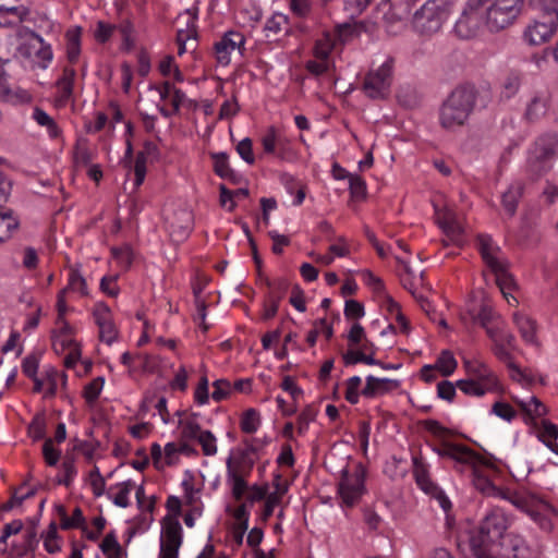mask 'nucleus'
I'll return each mask as SVG.
<instances>
[{
	"label": "nucleus",
	"instance_id": "nucleus-37",
	"mask_svg": "<svg viewBox=\"0 0 558 558\" xmlns=\"http://www.w3.org/2000/svg\"><path fill=\"white\" fill-rule=\"evenodd\" d=\"M260 424L259 413L255 409L246 410L241 418V429L244 433L253 434Z\"/></svg>",
	"mask_w": 558,
	"mask_h": 558
},
{
	"label": "nucleus",
	"instance_id": "nucleus-8",
	"mask_svg": "<svg viewBox=\"0 0 558 558\" xmlns=\"http://www.w3.org/2000/svg\"><path fill=\"white\" fill-rule=\"evenodd\" d=\"M524 0H496L487 10L486 23L493 32L511 25L520 15Z\"/></svg>",
	"mask_w": 558,
	"mask_h": 558
},
{
	"label": "nucleus",
	"instance_id": "nucleus-18",
	"mask_svg": "<svg viewBox=\"0 0 558 558\" xmlns=\"http://www.w3.org/2000/svg\"><path fill=\"white\" fill-rule=\"evenodd\" d=\"M227 482L231 485L232 495L235 500H241L244 496V493L247 489V483L245 482V476L248 474L243 473L240 469L233 468V458L229 457L227 459Z\"/></svg>",
	"mask_w": 558,
	"mask_h": 558
},
{
	"label": "nucleus",
	"instance_id": "nucleus-39",
	"mask_svg": "<svg viewBox=\"0 0 558 558\" xmlns=\"http://www.w3.org/2000/svg\"><path fill=\"white\" fill-rule=\"evenodd\" d=\"M457 387L464 392L468 396H474V397H482L487 391H490L487 388H484V386L481 385V383H477L475 380L471 379H460L457 381Z\"/></svg>",
	"mask_w": 558,
	"mask_h": 558
},
{
	"label": "nucleus",
	"instance_id": "nucleus-54",
	"mask_svg": "<svg viewBox=\"0 0 558 558\" xmlns=\"http://www.w3.org/2000/svg\"><path fill=\"white\" fill-rule=\"evenodd\" d=\"M235 149L236 153L245 162H247L248 165L254 163L255 157L253 154V143L251 138L245 137L242 141H240Z\"/></svg>",
	"mask_w": 558,
	"mask_h": 558
},
{
	"label": "nucleus",
	"instance_id": "nucleus-7",
	"mask_svg": "<svg viewBox=\"0 0 558 558\" xmlns=\"http://www.w3.org/2000/svg\"><path fill=\"white\" fill-rule=\"evenodd\" d=\"M480 253L495 275L496 284L505 294V289L511 283V276L507 272L505 262L498 256L500 248L489 235H480L477 239Z\"/></svg>",
	"mask_w": 558,
	"mask_h": 558
},
{
	"label": "nucleus",
	"instance_id": "nucleus-12",
	"mask_svg": "<svg viewBox=\"0 0 558 558\" xmlns=\"http://www.w3.org/2000/svg\"><path fill=\"white\" fill-rule=\"evenodd\" d=\"M558 28V15H542L524 32V38L530 45H539L548 40Z\"/></svg>",
	"mask_w": 558,
	"mask_h": 558
},
{
	"label": "nucleus",
	"instance_id": "nucleus-49",
	"mask_svg": "<svg viewBox=\"0 0 558 558\" xmlns=\"http://www.w3.org/2000/svg\"><path fill=\"white\" fill-rule=\"evenodd\" d=\"M146 153H137L135 162H134V174H135V187H138L143 184L146 175Z\"/></svg>",
	"mask_w": 558,
	"mask_h": 558
},
{
	"label": "nucleus",
	"instance_id": "nucleus-45",
	"mask_svg": "<svg viewBox=\"0 0 558 558\" xmlns=\"http://www.w3.org/2000/svg\"><path fill=\"white\" fill-rule=\"evenodd\" d=\"M196 440L202 446L205 456H214L217 453L216 437L211 432L203 430Z\"/></svg>",
	"mask_w": 558,
	"mask_h": 558
},
{
	"label": "nucleus",
	"instance_id": "nucleus-11",
	"mask_svg": "<svg viewBox=\"0 0 558 558\" xmlns=\"http://www.w3.org/2000/svg\"><path fill=\"white\" fill-rule=\"evenodd\" d=\"M489 550L493 558H530V547L526 541L515 532L507 533Z\"/></svg>",
	"mask_w": 558,
	"mask_h": 558
},
{
	"label": "nucleus",
	"instance_id": "nucleus-1",
	"mask_svg": "<svg viewBox=\"0 0 558 558\" xmlns=\"http://www.w3.org/2000/svg\"><path fill=\"white\" fill-rule=\"evenodd\" d=\"M439 457L454 462V469L459 472L470 471L474 487L486 496L499 497L502 489L494 485L487 471L493 466L490 462L475 453L469 447L452 442H442L433 449Z\"/></svg>",
	"mask_w": 558,
	"mask_h": 558
},
{
	"label": "nucleus",
	"instance_id": "nucleus-13",
	"mask_svg": "<svg viewBox=\"0 0 558 558\" xmlns=\"http://www.w3.org/2000/svg\"><path fill=\"white\" fill-rule=\"evenodd\" d=\"M478 9L466 2L459 19L453 26V34L460 39H471L476 36L480 28Z\"/></svg>",
	"mask_w": 558,
	"mask_h": 558
},
{
	"label": "nucleus",
	"instance_id": "nucleus-15",
	"mask_svg": "<svg viewBox=\"0 0 558 558\" xmlns=\"http://www.w3.org/2000/svg\"><path fill=\"white\" fill-rule=\"evenodd\" d=\"M525 514L529 515L541 530L551 532L554 524L550 517L557 515L558 511L546 500L537 498Z\"/></svg>",
	"mask_w": 558,
	"mask_h": 558
},
{
	"label": "nucleus",
	"instance_id": "nucleus-57",
	"mask_svg": "<svg viewBox=\"0 0 558 558\" xmlns=\"http://www.w3.org/2000/svg\"><path fill=\"white\" fill-rule=\"evenodd\" d=\"M31 101H32V95L26 89H23L20 87L12 89L10 87L9 95L5 98L4 102H10L12 105H22V104H28Z\"/></svg>",
	"mask_w": 558,
	"mask_h": 558
},
{
	"label": "nucleus",
	"instance_id": "nucleus-28",
	"mask_svg": "<svg viewBox=\"0 0 558 558\" xmlns=\"http://www.w3.org/2000/svg\"><path fill=\"white\" fill-rule=\"evenodd\" d=\"M210 157L214 160V170L216 174L222 179L235 181V173L229 166L228 155L226 153H213L210 154Z\"/></svg>",
	"mask_w": 558,
	"mask_h": 558
},
{
	"label": "nucleus",
	"instance_id": "nucleus-6",
	"mask_svg": "<svg viewBox=\"0 0 558 558\" xmlns=\"http://www.w3.org/2000/svg\"><path fill=\"white\" fill-rule=\"evenodd\" d=\"M395 60L388 57L383 64L371 69L364 77L363 90L372 99H385L390 94Z\"/></svg>",
	"mask_w": 558,
	"mask_h": 558
},
{
	"label": "nucleus",
	"instance_id": "nucleus-10",
	"mask_svg": "<svg viewBox=\"0 0 558 558\" xmlns=\"http://www.w3.org/2000/svg\"><path fill=\"white\" fill-rule=\"evenodd\" d=\"M182 545V526L178 519L166 515L162 521L159 558H179Z\"/></svg>",
	"mask_w": 558,
	"mask_h": 558
},
{
	"label": "nucleus",
	"instance_id": "nucleus-33",
	"mask_svg": "<svg viewBox=\"0 0 558 558\" xmlns=\"http://www.w3.org/2000/svg\"><path fill=\"white\" fill-rule=\"evenodd\" d=\"M266 283L269 289V292H268L269 301L279 303L283 299V296L289 288V281L284 278H278L274 281L266 279Z\"/></svg>",
	"mask_w": 558,
	"mask_h": 558
},
{
	"label": "nucleus",
	"instance_id": "nucleus-29",
	"mask_svg": "<svg viewBox=\"0 0 558 558\" xmlns=\"http://www.w3.org/2000/svg\"><path fill=\"white\" fill-rule=\"evenodd\" d=\"M398 101L405 108H414L421 101V95L416 88L410 85H403L397 94Z\"/></svg>",
	"mask_w": 558,
	"mask_h": 558
},
{
	"label": "nucleus",
	"instance_id": "nucleus-31",
	"mask_svg": "<svg viewBox=\"0 0 558 558\" xmlns=\"http://www.w3.org/2000/svg\"><path fill=\"white\" fill-rule=\"evenodd\" d=\"M32 118L37 122V124L47 129L50 137L54 138L59 135V128L54 120L41 108L36 107L33 111Z\"/></svg>",
	"mask_w": 558,
	"mask_h": 558
},
{
	"label": "nucleus",
	"instance_id": "nucleus-19",
	"mask_svg": "<svg viewBox=\"0 0 558 558\" xmlns=\"http://www.w3.org/2000/svg\"><path fill=\"white\" fill-rule=\"evenodd\" d=\"M469 379L481 383L484 388L493 390L497 385L494 373L483 363L465 362Z\"/></svg>",
	"mask_w": 558,
	"mask_h": 558
},
{
	"label": "nucleus",
	"instance_id": "nucleus-59",
	"mask_svg": "<svg viewBox=\"0 0 558 558\" xmlns=\"http://www.w3.org/2000/svg\"><path fill=\"white\" fill-rule=\"evenodd\" d=\"M361 384L362 379L360 376H353L347 380L345 399L351 404H356L359 402V388Z\"/></svg>",
	"mask_w": 558,
	"mask_h": 558
},
{
	"label": "nucleus",
	"instance_id": "nucleus-58",
	"mask_svg": "<svg viewBox=\"0 0 558 558\" xmlns=\"http://www.w3.org/2000/svg\"><path fill=\"white\" fill-rule=\"evenodd\" d=\"M89 484L95 496L99 497L104 494L106 482L100 474L98 466H94V469L89 472Z\"/></svg>",
	"mask_w": 558,
	"mask_h": 558
},
{
	"label": "nucleus",
	"instance_id": "nucleus-32",
	"mask_svg": "<svg viewBox=\"0 0 558 558\" xmlns=\"http://www.w3.org/2000/svg\"><path fill=\"white\" fill-rule=\"evenodd\" d=\"M75 75L76 72L74 69L64 68L62 76L57 81V86L63 99H68L72 96Z\"/></svg>",
	"mask_w": 558,
	"mask_h": 558
},
{
	"label": "nucleus",
	"instance_id": "nucleus-22",
	"mask_svg": "<svg viewBox=\"0 0 558 558\" xmlns=\"http://www.w3.org/2000/svg\"><path fill=\"white\" fill-rule=\"evenodd\" d=\"M523 186L521 183L511 184L506 192L502 193L501 203L505 211L510 216H514L518 202L522 196Z\"/></svg>",
	"mask_w": 558,
	"mask_h": 558
},
{
	"label": "nucleus",
	"instance_id": "nucleus-3",
	"mask_svg": "<svg viewBox=\"0 0 558 558\" xmlns=\"http://www.w3.org/2000/svg\"><path fill=\"white\" fill-rule=\"evenodd\" d=\"M477 94L474 85L457 86L441 105L440 125L447 130L464 125L475 109Z\"/></svg>",
	"mask_w": 558,
	"mask_h": 558
},
{
	"label": "nucleus",
	"instance_id": "nucleus-24",
	"mask_svg": "<svg viewBox=\"0 0 558 558\" xmlns=\"http://www.w3.org/2000/svg\"><path fill=\"white\" fill-rule=\"evenodd\" d=\"M514 400L530 418L542 417L547 413L545 404L535 396L527 399L515 398Z\"/></svg>",
	"mask_w": 558,
	"mask_h": 558
},
{
	"label": "nucleus",
	"instance_id": "nucleus-14",
	"mask_svg": "<svg viewBox=\"0 0 558 558\" xmlns=\"http://www.w3.org/2000/svg\"><path fill=\"white\" fill-rule=\"evenodd\" d=\"M244 44L245 38L241 33L234 31L227 32L220 40L215 44L217 61L221 65H228L231 61V53L236 49L241 51Z\"/></svg>",
	"mask_w": 558,
	"mask_h": 558
},
{
	"label": "nucleus",
	"instance_id": "nucleus-16",
	"mask_svg": "<svg viewBox=\"0 0 558 558\" xmlns=\"http://www.w3.org/2000/svg\"><path fill=\"white\" fill-rule=\"evenodd\" d=\"M193 225V216L192 213L186 209H181L174 214V217L168 221V230L171 239L174 242L184 241L191 230Z\"/></svg>",
	"mask_w": 558,
	"mask_h": 558
},
{
	"label": "nucleus",
	"instance_id": "nucleus-25",
	"mask_svg": "<svg viewBox=\"0 0 558 558\" xmlns=\"http://www.w3.org/2000/svg\"><path fill=\"white\" fill-rule=\"evenodd\" d=\"M513 322L517 325L521 337L530 343L535 341L536 323L531 317L520 313L513 315Z\"/></svg>",
	"mask_w": 558,
	"mask_h": 558
},
{
	"label": "nucleus",
	"instance_id": "nucleus-60",
	"mask_svg": "<svg viewBox=\"0 0 558 558\" xmlns=\"http://www.w3.org/2000/svg\"><path fill=\"white\" fill-rule=\"evenodd\" d=\"M371 2L372 0H344V10L353 19L361 15Z\"/></svg>",
	"mask_w": 558,
	"mask_h": 558
},
{
	"label": "nucleus",
	"instance_id": "nucleus-38",
	"mask_svg": "<svg viewBox=\"0 0 558 558\" xmlns=\"http://www.w3.org/2000/svg\"><path fill=\"white\" fill-rule=\"evenodd\" d=\"M52 340V349L57 354H62L65 350H70L72 348L78 347L80 343L76 342L73 337L70 336H61L58 332L52 331L51 333Z\"/></svg>",
	"mask_w": 558,
	"mask_h": 558
},
{
	"label": "nucleus",
	"instance_id": "nucleus-40",
	"mask_svg": "<svg viewBox=\"0 0 558 558\" xmlns=\"http://www.w3.org/2000/svg\"><path fill=\"white\" fill-rule=\"evenodd\" d=\"M66 53L68 59L70 62L74 63L76 62L78 56H80V32L77 29L75 31H68L66 33Z\"/></svg>",
	"mask_w": 558,
	"mask_h": 558
},
{
	"label": "nucleus",
	"instance_id": "nucleus-30",
	"mask_svg": "<svg viewBox=\"0 0 558 558\" xmlns=\"http://www.w3.org/2000/svg\"><path fill=\"white\" fill-rule=\"evenodd\" d=\"M500 498L508 500L511 502L515 508L521 510L522 512L526 513L527 510L531 508V506L536 501L538 497L531 496V497H524L517 493L512 492H501V495H499Z\"/></svg>",
	"mask_w": 558,
	"mask_h": 558
},
{
	"label": "nucleus",
	"instance_id": "nucleus-42",
	"mask_svg": "<svg viewBox=\"0 0 558 558\" xmlns=\"http://www.w3.org/2000/svg\"><path fill=\"white\" fill-rule=\"evenodd\" d=\"M32 37L39 44V48L36 51L37 58L40 60V68L46 69L49 62L52 60V50L49 45H46L43 37L35 32H32Z\"/></svg>",
	"mask_w": 558,
	"mask_h": 558
},
{
	"label": "nucleus",
	"instance_id": "nucleus-9",
	"mask_svg": "<svg viewBox=\"0 0 558 558\" xmlns=\"http://www.w3.org/2000/svg\"><path fill=\"white\" fill-rule=\"evenodd\" d=\"M365 470L359 464L353 472L344 469L341 472V478L338 483V493L342 502L348 506H354L364 493Z\"/></svg>",
	"mask_w": 558,
	"mask_h": 558
},
{
	"label": "nucleus",
	"instance_id": "nucleus-34",
	"mask_svg": "<svg viewBox=\"0 0 558 558\" xmlns=\"http://www.w3.org/2000/svg\"><path fill=\"white\" fill-rule=\"evenodd\" d=\"M179 427L182 440H196L203 432L195 418L180 420Z\"/></svg>",
	"mask_w": 558,
	"mask_h": 558
},
{
	"label": "nucleus",
	"instance_id": "nucleus-20",
	"mask_svg": "<svg viewBox=\"0 0 558 558\" xmlns=\"http://www.w3.org/2000/svg\"><path fill=\"white\" fill-rule=\"evenodd\" d=\"M413 475L417 486L426 494L437 493V485L430 480L428 466L421 457H413Z\"/></svg>",
	"mask_w": 558,
	"mask_h": 558
},
{
	"label": "nucleus",
	"instance_id": "nucleus-51",
	"mask_svg": "<svg viewBox=\"0 0 558 558\" xmlns=\"http://www.w3.org/2000/svg\"><path fill=\"white\" fill-rule=\"evenodd\" d=\"M530 3L544 15H558V0H530Z\"/></svg>",
	"mask_w": 558,
	"mask_h": 558
},
{
	"label": "nucleus",
	"instance_id": "nucleus-2",
	"mask_svg": "<svg viewBox=\"0 0 558 558\" xmlns=\"http://www.w3.org/2000/svg\"><path fill=\"white\" fill-rule=\"evenodd\" d=\"M509 525V518L502 509H490L478 527L470 533L469 543L472 554L476 558H493L489 549L507 534Z\"/></svg>",
	"mask_w": 558,
	"mask_h": 558
},
{
	"label": "nucleus",
	"instance_id": "nucleus-21",
	"mask_svg": "<svg viewBox=\"0 0 558 558\" xmlns=\"http://www.w3.org/2000/svg\"><path fill=\"white\" fill-rule=\"evenodd\" d=\"M549 93L546 90L537 92L527 104L525 117L530 121H535L544 117L549 105Z\"/></svg>",
	"mask_w": 558,
	"mask_h": 558
},
{
	"label": "nucleus",
	"instance_id": "nucleus-50",
	"mask_svg": "<svg viewBox=\"0 0 558 558\" xmlns=\"http://www.w3.org/2000/svg\"><path fill=\"white\" fill-rule=\"evenodd\" d=\"M92 150L84 144H77L74 150V163L76 167H86L93 160Z\"/></svg>",
	"mask_w": 558,
	"mask_h": 558
},
{
	"label": "nucleus",
	"instance_id": "nucleus-62",
	"mask_svg": "<svg viewBox=\"0 0 558 558\" xmlns=\"http://www.w3.org/2000/svg\"><path fill=\"white\" fill-rule=\"evenodd\" d=\"M495 314L489 305L482 304L477 314H472L474 323H478L483 328H487L493 320Z\"/></svg>",
	"mask_w": 558,
	"mask_h": 558
},
{
	"label": "nucleus",
	"instance_id": "nucleus-56",
	"mask_svg": "<svg viewBox=\"0 0 558 558\" xmlns=\"http://www.w3.org/2000/svg\"><path fill=\"white\" fill-rule=\"evenodd\" d=\"M29 433L34 440L44 439L46 436V421L44 414H37L29 425Z\"/></svg>",
	"mask_w": 558,
	"mask_h": 558
},
{
	"label": "nucleus",
	"instance_id": "nucleus-27",
	"mask_svg": "<svg viewBox=\"0 0 558 558\" xmlns=\"http://www.w3.org/2000/svg\"><path fill=\"white\" fill-rule=\"evenodd\" d=\"M39 524L38 519L27 520V525L24 534V542L20 555H24L27 551H34L38 546L39 539L37 538V527Z\"/></svg>",
	"mask_w": 558,
	"mask_h": 558
},
{
	"label": "nucleus",
	"instance_id": "nucleus-61",
	"mask_svg": "<svg viewBox=\"0 0 558 558\" xmlns=\"http://www.w3.org/2000/svg\"><path fill=\"white\" fill-rule=\"evenodd\" d=\"M60 450L53 448L52 439L47 438L43 446V454L48 465L53 466L60 459Z\"/></svg>",
	"mask_w": 558,
	"mask_h": 558
},
{
	"label": "nucleus",
	"instance_id": "nucleus-23",
	"mask_svg": "<svg viewBox=\"0 0 558 558\" xmlns=\"http://www.w3.org/2000/svg\"><path fill=\"white\" fill-rule=\"evenodd\" d=\"M522 74L518 71L509 72L501 83L500 98L509 100L515 96L521 87Z\"/></svg>",
	"mask_w": 558,
	"mask_h": 558
},
{
	"label": "nucleus",
	"instance_id": "nucleus-17",
	"mask_svg": "<svg viewBox=\"0 0 558 558\" xmlns=\"http://www.w3.org/2000/svg\"><path fill=\"white\" fill-rule=\"evenodd\" d=\"M400 383L396 379L377 378L369 375L366 377V384L362 389L361 395L365 398H375L397 389Z\"/></svg>",
	"mask_w": 558,
	"mask_h": 558
},
{
	"label": "nucleus",
	"instance_id": "nucleus-26",
	"mask_svg": "<svg viewBox=\"0 0 558 558\" xmlns=\"http://www.w3.org/2000/svg\"><path fill=\"white\" fill-rule=\"evenodd\" d=\"M538 438L544 445L549 448L553 452L558 454V426L549 421H542V429L539 430Z\"/></svg>",
	"mask_w": 558,
	"mask_h": 558
},
{
	"label": "nucleus",
	"instance_id": "nucleus-55",
	"mask_svg": "<svg viewBox=\"0 0 558 558\" xmlns=\"http://www.w3.org/2000/svg\"><path fill=\"white\" fill-rule=\"evenodd\" d=\"M93 316L98 327L112 322V313L109 306L102 302L95 305Z\"/></svg>",
	"mask_w": 558,
	"mask_h": 558
},
{
	"label": "nucleus",
	"instance_id": "nucleus-52",
	"mask_svg": "<svg viewBox=\"0 0 558 558\" xmlns=\"http://www.w3.org/2000/svg\"><path fill=\"white\" fill-rule=\"evenodd\" d=\"M104 378L97 377L85 386L84 397L87 402L93 403L100 395L104 387Z\"/></svg>",
	"mask_w": 558,
	"mask_h": 558
},
{
	"label": "nucleus",
	"instance_id": "nucleus-48",
	"mask_svg": "<svg viewBox=\"0 0 558 558\" xmlns=\"http://www.w3.org/2000/svg\"><path fill=\"white\" fill-rule=\"evenodd\" d=\"M64 289H66V291L71 290V291H77L82 294H87L86 281L82 277V275L75 269L70 270L69 282Z\"/></svg>",
	"mask_w": 558,
	"mask_h": 558
},
{
	"label": "nucleus",
	"instance_id": "nucleus-43",
	"mask_svg": "<svg viewBox=\"0 0 558 558\" xmlns=\"http://www.w3.org/2000/svg\"><path fill=\"white\" fill-rule=\"evenodd\" d=\"M17 228V221L9 213L0 214V242H4L11 236L14 229Z\"/></svg>",
	"mask_w": 558,
	"mask_h": 558
},
{
	"label": "nucleus",
	"instance_id": "nucleus-46",
	"mask_svg": "<svg viewBox=\"0 0 558 558\" xmlns=\"http://www.w3.org/2000/svg\"><path fill=\"white\" fill-rule=\"evenodd\" d=\"M262 144L265 153L274 154L276 147L281 145V135L277 133L275 128H269L266 134L262 138Z\"/></svg>",
	"mask_w": 558,
	"mask_h": 558
},
{
	"label": "nucleus",
	"instance_id": "nucleus-44",
	"mask_svg": "<svg viewBox=\"0 0 558 558\" xmlns=\"http://www.w3.org/2000/svg\"><path fill=\"white\" fill-rule=\"evenodd\" d=\"M113 258L118 262L120 266L128 269L134 258V253L129 245H123L121 247H113L111 250Z\"/></svg>",
	"mask_w": 558,
	"mask_h": 558
},
{
	"label": "nucleus",
	"instance_id": "nucleus-63",
	"mask_svg": "<svg viewBox=\"0 0 558 558\" xmlns=\"http://www.w3.org/2000/svg\"><path fill=\"white\" fill-rule=\"evenodd\" d=\"M492 412L498 417L505 421H512L515 417V411L513 408L505 402H495L492 408Z\"/></svg>",
	"mask_w": 558,
	"mask_h": 558
},
{
	"label": "nucleus",
	"instance_id": "nucleus-36",
	"mask_svg": "<svg viewBox=\"0 0 558 558\" xmlns=\"http://www.w3.org/2000/svg\"><path fill=\"white\" fill-rule=\"evenodd\" d=\"M434 366L442 376H450L457 368V361L450 351L445 350L440 353Z\"/></svg>",
	"mask_w": 558,
	"mask_h": 558
},
{
	"label": "nucleus",
	"instance_id": "nucleus-5",
	"mask_svg": "<svg viewBox=\"0 0 558 558\" xmlns=\"http://www.w3.org/2000/svg\"><path fill=\"white\" fill-rule=\"evenodd\" d=\"M558 157V134L546 133L537 137L527 159L529 171L541 177L551 169L553 160Z\"/></svg>",
	"mask_w": 558,
	"mask_h": 558
},
{
	"label": "nucleus",
	"instance_id": "nucleus-64",
	"mask_svg": "<svg viewBox=\"0 0 558 558\" xmlns=\"http://www.w3.org/2000/svg\"><path fill=\"white\" fill-rule=\"evenodd\" d=\"M365 315L364 306L362 303L355 300L345 301L344 316L348 319L361 318Z\"/></svg>",
	"mask_w": 558,
	"mask_h": 558
},
{
	"label": "nucleus",
	"instance_id": "nucleus-4",
	"mask_svg": "<svg viewBox=\"0 0 558 558\" xmlns=\"http://www.w3.org/2000/svg\"><path fill=\"white\" fill-rule=\"evenodd\" d=\"M452 9L451 0H427L413 16V27L421 35L437 33Z\"/></svg>",
	"mask_w": 558,
	"mask_h": 558
},
{
	"label": "nucleus",
	"instance_id": "nucleus-47",
	"mask_svg": "<svg viewBox=\"0 0 558 558\" xmlns=\"http://www.w3.org/2000/svg\"><path fill=\"white\" fill-rule=\"evenodd\" d=\"M349 189L351 197L357 201L364 199L366 196V183L359 175H349Z\"/></svg>",
	"mask_w": 558,
	"mask_h": 558
},
{
	"label": "nucleus",
	"instance_id": "nucleus-41",
	"mask_svg": "<svg viewBox=\"0 0 558 558\" xmlns=\"http://www.w3.org/2000/svg\"><path fill=\"white\" fill-rule=\"evenodd\" d=\"M44 537V547L49 554H56L60 550V546L58 544V530L56 522H51L43 535Z\"/></svg>",
	"mask_w": 558,
	"mask_h": 558
},
{
	"label": "nucleus",
	"instance_id": "nucleus-53",
	"mask_svg": "<svg viewBox=\"0 0 558 558\" xmlns=\"http://www.w3.org/2000/svg\"><path fill=\"white\" fill-rule=\"evenodd\" d=\"M213 386H214V391L211 393V398L217 402L226 399L232 390V385L227 379H217L213 384Z\"/></svg>",
	"mask_w": 558,
	"mask_h": 558
},
{
	"label": "nucleus",
	"instance_id": "nucleus-35",
	"mask_svg": "<svg viewBox=\"0 0 558 558\" xmlns=\"http://www.w3.org/2000/svg\"><path fill=\"white\" fill-rule=\"evenodd\" d=\"M135 484L131 480L125 481L123 483L117 484L114 488L118 489V493L111 497L112 502L121 508H126L130 506L129 495L131 490L134 488Z\"/></svg>",
	"mask_w": 558,
	"mask_h": 558
}]
</instances>
